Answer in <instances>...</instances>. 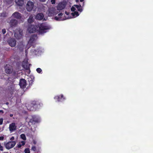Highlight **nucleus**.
I'll return each instance as SVG.
<instances>
[{
  "label": "nucleus",
  "mask_w": 153,
  "mask_h": 153,
  "mask_svg": "<svg viewBox=\"0 0 153 153\" xmlns=\"http://www.w3.org/2000/svg\"><path fill=\"white\" fill-rule=\"evenodd\" d=\"M34 144H35V142H34Z\"/></svg>",
  "instance_id": "48"
},
{
  "label": "nucleus",
  "mask_w": 153,
  "mask_h": 153,
  "mask_svg": "<svg viewBox=\"0 0 153 153\" xmlns=\"http://www.w3.org/2000/svg\"><path fill=\"white\" fill-rule=\"evenodd\" d=\"M24 152L25 153H30V149L28 148H26L24 150Z\"/></svg>",
  "instance_id": "26"
},
{
  "label": "nucleus",
  "mask_w": 153,
  "mask_h": 153,
  "mask_svg": "<svg viewBox=\"0 0 153 153\" xmlns=\"http://www.w3.org/2000/svg\"><path fill=\"white\" fill-rule=\"evenodd\" d=\"M8 42L9 45L11 47H14L16 45V41L13 38H10L8 39Z\"/></svg>",
  "instance_id": "8"
},
{
  "label": "nucleus",
  "mask_w": 153,
  "mask_h": 153,
  "mask_svg": "<svg viewBox=\"0 0 153 153\" xmlns=\"http://www.w3.org/2000/svg\"><path fill=\"white\" fill-rule=\"evenodd\" d=\"M8 102H7V103H6V104H8Z\"/></svg>",
  "instance_id": "46"
},
{
  "label": "nucleus",
  "mask_w": 153,
  "mask_h": 153,
  "mask_svg": "<svg viewBox=\"0 0 153 153\" xmlns=\"http://www.w3.org/2000/svg\"><path fill=\"white\" fill-rule=\"evenodd\" d=\"M21 138L24 140H26V139L25 135L24 134H22L20 135Z\"/></svg>",
  "instance_id": "24"
},
{
  "label": "nucleus",
  "mask_w": 153,
  "mask_h": 153,
  "mask_svg": "<svg viewBox=\"0 0 153 153\" xmlns=\"http://www.w3.org/2000/svg\"><path fill=\"white\" fill-rule=\"evenodd\" d=\"M0 113H1V114H2L4 113V111L3 110H0Z\"/></svg>",
  "instance_id": "39"
},
{
  "label": "nucleus",
  "mask_w": 153,
  "mask_h": 153,
  "mask_svg": "<svg viewBox=\"0 0 153 153\" xmlns=\"http://www.w3.org/2000/svg\"><path fill=\"white\" fill-rule=\"evenodd\" d=\"M54 99L57 100V101L58 102L62 101L65 99L62 94L55 96Z\"/></svg>",
  "instance_id": "15"
},
{
  "label": "nucleus",
  "mask_w": 153,
  "mask_h": 153,
  "mask_svg": "<svg viewBox=\"0 0 153 153\" xmlns=\"http://www.w3.org/2000/svg\"><path fill=\"white\" fill-rule=\"evenodd\" d=\"M9 130L11 132L15 130L16 128L14 123H12L9 125Z\"/></svg>",
  "instance_id": "13"
},
{
  "label": "nucleus",
  "mask_w": 153,
  "mask_h": 153,
  "mask_svg": "<svg viewBox=\"0 0 153 153\" xmlns=\"http://www.w3.org/2000/svg\"><path fill=\"white\" fill-rule=\"evenodd\" d=\"M16 144V142L15 141H10L8 142L5 144V146L7 149H10L14 147Z\"/></svg>",
  "instance_id": "5"
},
{
  "label": "nucleus",
  "mask_w": 153,
  "mask_h": 153,
  "mask_svg": "<svg viewBox=\"0 0 153 153\" xmlns=\"http://www.w3.org/2000/svg\"><path fill=\"white\" fill-rule=\"evenodd\" d=\"M36 71L38 73H40L42 72V69L40 68H37Z\"/></svg>",
  "instance_id": "27"
},
{
  "label": "nucleus",
  "mask_w": 153,
  "mask_h": 153,
  "mask_svg": "<svg viewBox=\"0 0 153 153\" xmlns=\"http://www.w3.org/2000/svg\"><path fill=\"white\" fill-rule=\"evenodd\" d=\"M2 32L3 34L6 33V30L5 29H3L2 30Z\"/></svg>",
  "instance_id": "30"
},
{
  "label": "nucleus",
  "mask_w": 153,
  "mask_h": 153,
  "mask_svg": "<svg viewBox=\"0 0 153 153\" xmlns=\"http://www.w3.org/2000/svg\"><path fill=\"white\" fill-rule=\"evenodd\" d=\"M36 119H37L35 118V117H34V120H35V121L36 120Z\"/></svg>",
  "instance_id": "43"
},
{
  "label": "nucleus",
  "mask_w": 153,
  "mask_h": 153,
  "mask_svg": "<svg viewBox=\"0 0 153 153\" xmlns=\"http://www.w3.org/2000/svg\"><path fill=\"white\" fill-rule=\"evenodd\" d=\"M31 65V64H29L28 61L23 62L22 63V66L26 70H29L30 72V67Z\"/></svg>",
  "instance_id": "9"
},
{
  "label": "nucleus",
  "mask_w": 153,
  "mask_h": 153,
  "mask_svg": "<svg viewBox=\"0 0 153 153\" xmlns=\"http://www.w3.org/2000/svg\"><path fill=\"white\" fill-rule=\"evenodd\" d=\"M75 7L74 5L72 6V7L71 8V10L72 12H74L76 10Z\"/></svg>",
  "instance_id": "28"
},
{
  "label": "nucleus",
  "mask_w": 153,
  "mask_h": 153,
  "mask_svg": "<svg viewBox=\"0 0 153 153\" xmlns=\"http://www.w3.org/2000/svg\"><path fill=\"white\" fill-rule=\"evenodd\" d=\"M3 13L2 14V16H3Z\"/></svg>",
  "instance_id": "47"
},
{
  "label": "nucleus",
  "mask_w": 153,
  "mask_h": 153,
  "mask_svg": "<svg viewBox=\"0 0 153 153\" xmlns=\"http://www.w3.org/2000/svg\"><path fill=\"white\" fill-rule=\"evenodd\" d=\"M76 2H77L79 1V0H75Z\"/></svg>",
  "instance_id": "45"
},
{
  "label": "nucleus",
  "mask_w": 153,
  "mask_h": 153,
  "mask_svg": "<svg viewBox=\"0 0 153 153\" xmlns=\"http://www.w3.org/2000/svg\"><path fill=\"white\" fill-rule=\"evenodd\" d=\"M74 6L77 9V10L78 11L80 12L82 11V7L80 4H79V5L75 4L74 5Z\"/></svg>",
  "instance_id": "19"
},
{
  "label": "nucleus",
  "mask_w": 153,
  "mask_h": 153,
  "mask_svg": "<svg viewBox=\"0 0 153 153\" xmlns=\"http://www.w3.org/2000/svg\"><path fill=\"white\" fill-rule=\"evenodd\" d=\"M17 145L18 147L19 148H21L22 146V144H20V143H19V144H18Z\"/></svg>",
  "instance_id": "35"
},
{
  "label": "nucleus",
  "mask_w": 153,
  "mask_h": 153,
  "mask_svg": "<svg viewBox=\"0 0 153 153\" xmlns=\"http://www.w3.org/2000/svg\"><path fill=\"white\" fill-rule=\"evenodd\" d=\"M13 17L18 19H20L22 18V15L18 12H15L12 15Z\"/></svg>",
  "instance_id": "14"
},
{
  "label": "nucleus",
  "mask_w": 153,
  "mask_h": 153,
  "mask_svg": "<svg viewBox=\"0 0 153 153\" xmlns=\"http://www.w3.org/2000/svg\"><path fill=\"white\" fill-rule=\"evenodd\" d=\"M71 14L73 17L78 16L79 15V13L77 11H74V12L72 13Z\"/></svg>",
  "instance_id": "22"
},
{
  "label": "nucleus",
  "mask_w": 153,
  "mask_h": 153,
  "mask_svg": "<svg viewBox=\"0 0 153 153\" xmlns=\"http://www.w3.org/2000/svg\"><path fill=\"white\" fill-rule=\"evenodd\" d=\"M10 88L11 89V91H10V94L11 95H12L13 94V90H12V87H10Z\"/></svg>",
  "instance_id": "32"
},
{
  "label": "nucleus",
  "mask_w": 153,
  "mask_h": 153,
  "mask_svg": "<svg viewBox=\"0 0 153 153\" xmlns=\"http://www.w3.org/2000/svg\"><path fill=\"white\" fill-rule=\"evenodd\" d=\"M34 120V117H33L32 119L30 120L29 123H31L32 124H35L36 123H38L39 122L38 119H36V120L35 121Z\"/></svg>",
  "instance_id": "20"
},
{
  "label": "nucleus",
  "mask_w": 153,
  "mask_h": 153,
  "mask_svg": "<svg viewBox=\"0 0 153 153\" xmlns=\"http://www.w3.org/2000/svg\"><path fill=\"white\" fill-rule=\"evenodd\" d=\"M31 80H30V85H32V83H33V80L31 78Z\"/></svg>",
  "instance_id": "31"
},
{
  "label": "nucleus",
  "mask_w": 153,
  "mask_h": 153,
  "mask_svg": "<svg viewBox=\"0 0 153 153\" xmlns=\"http://www.w3.org/2000/svg\"><path fill=\"white\" fill-rule=\"evenodd\" d=\"M34 19L33 18V16L31 15L30 16L29 18L27 19L28 23L30 24L31 23L33 22Z\"/></svg>",
  "instance_id": "18"
},
{
  "label": "nucleus",
  "mask_w": 153,
  "mask_h": 153,
  "mask_svg": "<svg viewBox=\"0 0 153 153\" xmlns=\"http://www.w3.org/2000/svg\"><path fill=\"white\" fill-rule=\"evenodd\" d=\"M37 28V27L36 25H28L27 30L29 33H33L36 31Z\"/></svg>",
  "instance_id": "4"
},
{
  "label": "nucleus",
  "mask_w": 153,
  "mask_h": 153,
  "mask_svg": "<svg viewBox=\"0 0 153 153\" xmlns=\"http://www.w3.org/2000/svg\"><path fill=\"white\" fill-rule=\"evenodd\" d=\"M65 7V5L62 3H59L57 6V9L59 10H61L64 8Z\"/></svg>",
  "instance_id": "17"
},
{
  "label": "nucleus",
  "mask_w": 153,
  "mask_h": 153,
  "mask_svg": "<svg viewBox=\"0 0 153 153\" xmlns=\"http://www.w3.org/2000/svg\"><path fill=\"white\" fill-rule=\"evenodd\" d=\"M19 85L22 88H24L26 87V82L25 79H20L19 83Z\"/></svg>",
  "instance_id": "10"
},
{
  "label": "nucleus",
  "mask_w": 153,
  "mask_h": 153,
  "mask_svg": "<svg viewBox=\"0 0 153 153\" xmlns=\"http://www.w3.org/2000/svg\"><path fill=\"white\" fill-rule=\"evenodd\" d=\"M31 149L34 152H35L36 150V148L35 146H33L31 148Z\"/></svg>",
  "instance_id": "29"
},
{
  "label": "nucleus",
  "mask_w": 153,
  "mask_h": 153,
  "mask_svg": "<svg viewBox=\"0 0 153 153\" xmlns=\"http://www.w3.org/2000/svg\"><path fill=\"white\" fill-rule=\"evenodd\" d=\"M3 123V120L0 119V125H1Z\"/></svg>",
  "instance_id": "37"
},
{
  "label": "nucleus",
  "mask_w": 153,
  "mask_h": 153,
  "mask_svg": "<svg viewBox=\"0 0 153 153\" xmlns=\"http://www.w3.org/2000/svg\"><path fill=\"white\" fill-rule=\"evenodd\" d=\"M14 139V137L13 136L10 139V140L11 141H13Z\"/></svg>",
  "instance_id": "38"
},
{
  "label": "nucleus",
  "mask_w": 153,
  "mask_h": 153,
  "mask_svg": "<svg viewBox=\"0 0 153 153\" xmlns=\"http://www.w3.org/2000/svg\"><path fill=\"white\" fill-rule=\"evenodd\" d=\"M21 143L22 144V146H24L25 144V141H22L21 142Z\"/></svg>",
  "instance_id": "33"
},
{
  "label": "nucleus",
  "mask_w": 153,
  "mask_h": 153,
  "mask_svg": "<svg viewBox=\"0 0 153 153\" xmlns=\"http://www.w3.org/2000/svg\"><path fill=\"white\" fill-rule=\"evenodd\" d=\"M41 106L39 102L38 101H33L32 102L30 106L28 107V109L30 111H35L37 108Z\"/></svg>",
  "instance_id": "2"
},
{
  "label": "nucleus",
  "mask_w": 153,
  "mask_h": 153,
  "mask_svg": "<svg viewBox=\"0 0 153 153\" xmlns=\"http://www.w3.org/2000/svg\"><path fill=\"white\" fill-rule=\"evenodd\" d=\"M84 0H80V2H83Z\"/></svg>",
  "instance_id": "44"
},
{
  "label": "nucleus",
  "mask_w": 153,
  "mask_h": 153,
  "mask_svg": "<svg viewBox=\"0 0 153 153\" xmlns=\"http://www.w3.org/2000/svg\"><path fill=\"white\" fill-rule=\"evenodd\" d=\"M4 137L3 136L0 137V140H4Z\"/></svg>",
  "instance_id": "36"
},
{
  "label": "nucleus",
  "mask_w": 153,
  "mask_h": 153,
  "mask_svg": "<svg viewBox=\"0 0 153 153\" xmlns=\"http://www.w3.org/2000/svg\"><path fill=\"white\" fill-rule=\"evenodd\" d=\"M13 0H6L7 3L9 4H11L13 3Z\"/></svg>",
  "instance_id": "25"
},
{
  "label": "nucleus",
  "mask_w": 153,
  "mask_h": 153,
  "mask_svg": "<svg viewBox=\"0 0 153 153\" xmlns=\"http://www.w3.org/2000/svg\"><path fill=\"white\" fill-rule=\"evenodd\" d=\"M63 14L62 13H59L58 16H56L55 17V19L57 21H62L66 19L69 18V17L67 18L65 16H64V17L63 18L62 16H63Z\"/></svg>",
  "instance_id": "7"
},
{
  "label": "nucleus",
  "mask_w": 153,
  "mask_h": 153,
  "mask_svg": "<svg viewBox=\"0 0 153 153\" xmlns=\"http://www.w3.org/2000/svg\"><path fill=\"white\" fill-rule=\"evenodd\" d=\"M5 71L7 74H11L13 71L12 67L9 64H7L4 67Z\"/></svg>",
  "instance_id": "6"
},
{
  "label": "nucleus",
  "mask_w": 153,
  "mask_h": 153,
  "mask_svg": "<svg viewBox=\"0 0 153 153\" xmlns=\"http://www.w3.org/2000/svg\"><path fill=\"white\" fill-rule=\"evenodd\" d=\"M14 36L17 39H20L22 37V35L20 34H18L17 33H15Z\"/></svg>",
  "instance_id": "21"
},
{
  "label": "nucleus",
  "mask_w": 153,
  "mask_h": 153,
  "mask_svg": "<svg viewBox=\"0 0 153 153\" xmlns=\"http://www.w3.org/2000/svg\"><path fill=\"white\" fill-rule=\"evenodd\" d=\"M0 150L1 151H3V147L1 145L0 143Z\"/></svg>",
  "instance_id": "34"
},
{
  "label": "nucleus",
  "mask_w": 153,
  "mask_h": 153,
  "mask_svg": "<svg viewBox=\"0 0 153 153\" xmlns=\"http://www.w3.org/2000/svg\"><path fill=\"white\" fill-rule=\"evenodd\" d=\"M24 0H15V2L17 6H22L24 4Z\"/></svg>",
  "instance_id": "16"
},
{
  "label": "nucleus",
  "mask_w": 153,
  "mask_h": 153,
  "mask_svg": "<svg viewBox=\"0 0 153 153\" xmlns=\"http://www.w3.org/2000/svg\"><path fill=\"white\" fill-rule=\"evenodd\" d=\"M36 37V35H33L31 36L30 39V42H33V41L35 40V38Z\"/></svg>",
  "instance_id": "23"
},
{
  "label": "nucleus",
  "mask_w": 153,
  "mask_h": 153,
  "mask_svg": "<svg viewBox=\"0 0 153 153\" xmlns=\"http://www.w3.org/2000/svg\"><path fill=\"white\" fill-rule=\"evenodd\" d=\"M65 13L67 15H68L69 14V13H69V12H67V11H65Z\"/></svg>",
  "instance_id": "40"
},
{
  "label": "nucleus",
  "mask_w": 153,
  "mask_h": 153,
  "mask_svg": "<svg viewBox=\"0 0 153 153\" xmlns=\"http://www.w3.org/2000/svg\"><path fill=\"white\" fill-rule=\"evenodd\" d=\"M50 28L49 26H47L45 24L42 23L39 26L38 31L39 34H42L47 32Z\"/></svg>",
  "instance_id": "1"
},
{
  "label": "nucleus",
  "mask_w": 153,
  "mask_h": 153,
  "mask_svg": "<svg viewBox=\"0 0 153 153\" xmlns=\"http://www.w3.org/2000/svg\"><path fill=\"white\" fill-rule=\"evenodd\" d=\"M39 1H41V2H45L46 1V0H39Z\"/></svg>",
  "instance_id": "41"
},
{
  "label": "nucleus",
  "mask_w": 153,
  "mask_h": 153,
  "mask_svg": "<svg viewBox=\"0 0 153 153\" xmlns=\"http://www.w3.org/2000/svg\"><path fill=\"white\" fill-rule=\"evenodd\" d=\"M44 17V15L43 13H38L36 16L35 18L37 20H41L43 19Z\"/></svg>",
  "instance_id": "11"
},
{
  "label": "nucleus",
  "mask_w": 153,
  "mask_h": 153,
  "mask_svg": "<svg viewBox=\"0 0 153 153\" xmlns=\"http://www.w3.org/2000/svg\"><path fill=\"white\" fill-rule=\"evenodd\" d=\"M10 117H12L13 116V114H10Z\"/></svg>",
  "instance_id": "42"
},
{
  "label": "nucleus",
  "mask_w": 153,
  "mask_h": 153,
  "mask_svg": "<svg viewBox=\"0 0 153 153\" xmlns=\"http://www.w3.org/2000/svg\"><path fill=\"white\" fill-rule=\"evenodd\" d=\"M34 6V3L31 1H28L25 6V8L27 11L28 12L31 11L33 9Z\"/></svg>",
  "instance_id": "3"
},
{
  "label": "nucleus",
  "mask_w": 153,
  "mask_h": 153,
  "mask_svg": "<svg viewBox=\"0 0 153 153\" xmlns=\"http://www.w3.org/2000/svg\"><path fill=\"white\" fill-rule=\"evenodd\" d=\"M17 24V21L15 19H11L10 22V25L11 27L16 26Z\"/></svg>",
  "instance_id": "12"
}]
</instances>
